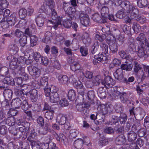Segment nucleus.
Returning a JSON list of instances; mask_svg holds the SVG:
<instances>
[{
	"instance_id": "f704fd0d",
	"label": "nucleus",
	"mask_w": 149,
	"mask_h": 149,
	"mask_svg": "<svg viewBox=\"0 0 149 149\" xmlns=\"http://www.w3.org/2000/svg\"><path fill=\"white\" fill-rule=\"evenodd\" d=\"M83 143L84 141L82 139H78L74 141V145L76 148L79 149L82 147Z\"/></svg>"
},
{
	"instance_id": "b1692460",
	"label": "nucleus",
	"mask_w": 149,
	"mask_h": 149,
	"mask_svg": "<svg viewBox=\"0 0 149 149\" xmlns=\"http://www.w3.org/2000/svg\"><path fill=\"white\" fill-rule=\"evenodd\" d=\"M136 118L140 120H142L145 116L146 113L144 110L141 108H139L136 110Z\"/></svg>"
},
{
	"instance_id": "a18cd8bd",
	"label": "nucleus",
	"mask_w": 149,
	"mask_h": 149,
	"mask_svg": "<svg viewBox=\"0 0 149 149\" xmlns=\"http://www.w3.org/2000/svg\"><path fill=\"white\" fill-rule=\"evenodd\" d=\"M116 17L120 19H123L126 16V14L123 9L118 10L116 14Z\"/></svg>"
},
{
	"instance_id": "4d7b16f0",
	"label": "nucleus",
	"mask_w": 149,
	"mask_h": 149,
	"mask_svg": "<svg viewBox=\"0 0 149 149\" xmlns=\"http://www.w3.org/2000/svg\"><path fill=\"white\" fill-rule=\"evenodd\" d=\"M83 74L85 77L89 79H91L93 76V72L89 71L83 72Z\"/></svg>"
},
{
	"instance_id": "f3484780",
	"label": "nucleus",
	"mask_w": 149,
	"mask_h": 149,
	"mask_svg": "<svg viewBox=\"0 0 149 149\" xmlns=\"http://www.w3.org/2000/svg\"><path fill=\"white\" fill-rule=\"evenodd\" d=\"M45 19L41 14L37 16L35 19V21L38 26H42L45 23Z\"/></svg>"
},
{
	"instance_id": "864d4df0",
	"label": "nucleus",
	"mask_w": 149,
	"mask_h": 149,
	"mask_svg": "<svg viewBox=\"0 0 149 149\" xmlns=\"http://www.w3.org/2000/svg\"><path fill=\"white\" fill-rule=\"evenodd\" d=\"M114 130L117 133L120 134L123 133L124 131V127L120 126L119 125H117L114 127Z\"/></svg>"
},
{
	"instance_id": "3c124183",
	"label": "nucleus",
	"mask_w": 149,
	"mask_h": 149,
	"mask_svg": "<svg viewBox=\"0 0 149 149\" xmlns=\"http://www.w3.org/2000/svg\"><path fill=\"white\" fill-rule=\"evenodd\" d=\"M31 46L33 47L36 45L38 38L35 35H32L30 37Z\"/></svg>"
},
{
	"instance_id": "2eb2a0df",
	"label": "nucleus",
	"mask_w": 149,
	"mask_h": 149,
	"mask_svg": "<svg viewBox=\"0 0 149 149\" xmlns=\"http://www.w3.org/2000/svg\"><path fill=\"white\" fill-rule=\"evenodd\" d=\"M31 100L33 102H36L38 99V91L36 89H33L29 92Z\"/></svg>"
},
{
	"instance_id": "c85d7f7f",
	"label": "nucleus",
	"mask_w": 149,
	"mask_h": 149,
	"mask_svg": "<svg viewBox=\"0 0 149 149\" xmlns=\"http://www.w3.org/2000/svg\"><path fill=\"white\" fill-rule=\"evenodd\" d=\"M127 137L129 141L132 142L137 138V135L134 131H130L128 133Z\"/></svg>"
},
{
	"instance_id": "79ce46f5",
	"label": "nucleus",
	"mask_w": 149,
	"mask_h": 149,
	"mask_svg": "<svg viewBox=\"0 0 149 149\" xmlns=\"http://www.w3.org/2000/svg\"><path fill=\"white\" fill-rule=\"evenodd\" d=\"M1 70L0 73V74L1 75V77L8 75L9 74V69L7 67H3V68H2Z\"/></svg>"
},
{
	"instance_id": "338daca9",
	"label": "nucleus",
	"mask_w": 149,
	"mask_h": 149,
	"mask_svg": "<svg viewBox=\"0 0 149 149\" xmlns=\"http://www.w3.org/2000/svg\"><path fill=\"white\" fill-rule=\"evenodd\" d=\"M17 59L16 60L15 58H13L10 63V66L11 69H15V67L18 65L17 64Z\"/></svg>"
},
{
	"instance_id": "680f3d73",
	"label": "nucleus",
	"mask_w": 149,
	"mask_h": 149,
	"mask_svg": "<svg viewBox=\"0 0 149 149\" xmlns=\"http://www.w3.org/2000/svg\"><path fill=\"white\" fill-rule=\"evenodd\" d=\"M24 33V35L23 36H26L30 37L32 36V35L34 33H35L33 31V30H32L31 29H29V28H27L25 30Z\"/></svg>"
},
{
	"instance_id": "423d86ee",
	"label": "nucleus",
	"mask_w": 149,
	"mask_h": 149,
	"mask_svg": "<svg viewBox=\"0 0 149 149\" xmlns=\"http://www.w3.org/2000/svg\"><path fill=\"white\" fill-rule=\"evenodd\" d=\"M62 8L66 12L65 15H75V9L70 6V3H66L65 2H63Z\"/></svg>"
},
{
	"instance_id": "4c0bfd02",
	"label": "nucleus",
	"mask_w": 149,
	"mask_h": 149,
	"mask_svg": "<svg viewBox=\"0 0 149 149\" xmlns=\"http://www.w3.org/2000/svg\"><path fill=\"white\" fill-rule=\"evenodd\" d=\"M112 3V8L116 10L117 7L120 6L122 3V0H111Z\"/></svg>"
},
{
	"instance_id": "6e6552de",
	"label": "nucleus",
	"mask_w": 149,
	"mask_h": 149,
	"mask_svg": "<svg viewBox=\"0 0 149 149\" xmlns=\"http://www.w3.org/2000/svg\"><path fill=\"white\" fill-rule=\"evenodd\" d=\"M68 61L70 64V68L73 71L75 72L80 69V65L77 61H74L70 58L68 59Z\"/></svg>"
},
{
	"instance_id": "412c9836",
	"label": "nucleus",
	"mask_w": 149,
	"mask_h": 149,
	"mask_svg": "<svg viewBox=\"0 0 149 149\" xmlns=\"http://www.w3.org/2000/svg\"><path fill=\"white\" fill-rule=\"evenodd\" d=\"M19 98H17L13 99L11 102L12 107L15 108H18L20 107L22 103V100H21Z\"/></svg>"
},
{
	"instance_id": "0eeeda50",
	"label": "nucleus",
	"mask_w": 149,
	"mask_h": 149,
	"mask_svg": "<svg viewBox=\"0 0 149 149\" xmlns=\"http://www.w3.org/2000/svg\"><path fill=\"white\" fill-rule=\"evenodd\" d=\"M104 75L105 77H104V81L102 80V85L107 88L112 87L115 83V82L113 81V79L109 76H106L105 74Z\"/></svg>"
},
{
	"instance_id": "2f4dec72",
	"label": "nucleus",
	"mask_w": 149,
	"mask_h": 149,
	"mask_svg": "<svg viewBox=\"0 0 149 149\" xmlns=\"http://www.w3.org/2000/svg\"><path fill=\"white\" fill-rule=\"evenodd\" d=\"M116 141L118 145L124 144L126 141L125 136L123 134L119 135L116 138Z\"/></svg>"
},
{
	"instance_id": "6ab92c4d",
	"label": "nucleus",
	"mask_w": 149,
	"mask_h": 149,
	"mask_svg": "<svg viewBox=\"0 0 149 149\" xmlns=\"http://www.w3.org/2000/svg\"><path fill=\"white\" fill-rule=\"evenodd\" d=\"M52 36V33L50 32H47L46 33L44 38L42 39V42L47 44L46 45V47H49L47 44L50 43V40Z\"/></svg>"
},
{
	"instance_id": "13d9d810",
	"label": "nucleus",
	"mask_w": 149,
	"mask_h": 149,
	"mask_svg": "<svg viewBox=\"0 0 149 149\" xmlns=\"http://www.w3.org/2000/svg\"><path fill=\"white\" fill-rule=\"evenodd\" d=\"M132 29L134 31V32L137 33L140 31L141 29V26L140 25L137 24L136 22L134 23L133 26L132 27Z\"/></svg>"
},
{
	"instance_id": "a19ab883",
	"label": "nucleus",
	"mask_w": 149,
	"mask_h": 149,
	"mask_svg": "<svg viewBox=\"0 0 149 149\" xmlns=\"http://www.w3.org/2000/svg\"><path fill=\"white\" fill-rule=\"evenodd\" d=\"M76 92L75 91L72 89L69 90L68 94V97L69 100L72 101L74 100L76 98Z\"/></svg>"
},
{
	"instance_id": "6e6d98bb",
	"label": "nucleus",
	"mask_w": 149,
	"mask_h": 149,
	"mask_svg": "<svg viewBox=\"0 0 149 149\" xmlns=\"http://www.w3.org/2000/svg\"><path fill=\"white\" fill-rule=\"evenodd\" d=\"M104 132L108 134H111L114 133L113 128L111 127H106L104 129Z\"/></svg>"
},
{
	"instance_id": "774afa93",
	"label": "nucleus",
	"mask_w": 149,
	"mask_h": 149,
	"mask_svg": "<svg viewBox=\"0 0 149 149\" xmlns=\"http://www.w3.org/2000/svg\"><path fill=\"white\" fill-rule=\"evenodd\" d=\"M87 96L89 100H92L95 97L94 92L93 91H88Z\"/></svg>"
},
{
	"instance_id": "052dcab7",
	"label": "nucleus",
	"mask_w": 149,
	"mask_h": 149,
	"mask_svg": "<svg viewBox=\"0 0 149 149\" xmlns=\"http://www.w3.org/2000/svg\"><path fill=\"white\" fill-rule=\"evenodd\" d=\"M140 123L137 121H136L134 123L132 127V131H136L137 130H139L140 128Z\"/></svg>"
},
{
	"instance_id": "1a4fd4ad",
	"label": "nucleus",
	"mask_w": 149,
	"mask_h": 149,
	"mask_svg": "<svg viewBox=\"0 0 149 149\" xmlns=\"http://www.w3.org/2000/svg\"><path fill=\"white\" fill-rule=\"evenodd\" d=\"M75 15H65L67 19L64 20L63 23L64 27L67 28H70L71 26V20L74 18Z\"/></svg>"
},
{
	"instance_id": "393cba45",
	"label": "nucleus",
	"mask_w": 149,
	"mask_h": 149,
	"mask_svg": "<svg viewBox=\"0 0 149 149\" xmlns=\"http://www.w3.org/2000/svg\"><path fill=\"white\" fill-rule=\"evenodd\" d=\"M97 110L103 115L107 114L108 112V109L107 105L104 104L99 105L97 108Z\"/></svg>"
},
{
	"instance_id": "5701e85b",
	"label": "nucleus",
	"mask_w": 149,
	"mask_h": 149,
	"mask_svg": "<svg viewBox=\"0 0 149 149\" xmlns=\"http://www.w3.org/2000/svg\"><path fill=\"white\" fill-rule=\"evenodd\" d=\"M27 140L31 142V145L32 149H39L40 148V142L38 141H35L31 139L30 138H28Z\"/></svg>"
},
{
	"instance_id": "5fc2aeb1",
	"label": "nucleus",
	"mask_w": 149,
	"mask_h": 149,
	"mask_svg": "<svg viewBox=\"0 0 149 149\" xmlns=\"http://www.w3.org/2000/svg\"><path fill=\"white\" fill-rule=\"evenodd\" d=\"M27 36H23L19 40V43L21 47H24L26 44Z\"/></svg>"
},
{
	"instance_id": "603ef678",
	"label": "nucleus",
	"mask_w": 149,
	"mask_h": 149,
	"mask_svg": "<svg viewBox=\"0 0 149 149\" xmlns=\"http://www.w3.org/2000/svg\"><path fill=\"white\" fill-rule=\"evenodd\" d=\"M32 54L34 60L36 62L40 61L42 57L39 53L37 52H33Z\"/></svg>"
},
{
	"instance_id": "aec40b11",
	"label": "nucleus",
	"mask_w": 149,
	"mask_h": 149,
	"mask_svg": "<svg viewBox=\"0 0 149 149\" xmlns=\"http://www.w3.org/2000/svg\"><path fill=\"white\" fill-rule=\"evenodd\" d=\"M6 20L10 26H14L16 22V21L15 14H11L10 16L7 17Z\"/></svg>"
},
{
	"instance_id": "72a5a7b5",
	"label": "nucleus",
	"mask_w": 149,
	"mask_h": 149,
	"mask_svg": "<svg viewBox=\"0 0 149 149\" xmlns=\"http://www.w3.org/2000/svg\"><path fill=\"white\" fill-rule=\"evenodd\" d=\"M13 92L10 89L6 90L4 91L3 95L6 100H10L12 97Z\"/></svg>"
},
{
	"instance_id": "39448f33",
	"label": "nucleus",
	"mask_w": 149,
	"mask_h": 149,
	"mask_svg": "<svg viewBox=\"0 0 149 149\" xmlns=\"http://www.w3.org/2000/svg\"><path fill=\"white\" fill-rule=\"evenodd\" d=\"M139 10L138 8L131 15V16L135 20L139 22L141 24L145 23L146 21V19L144 16L139 14Z\"/></svg>"
},
{
	"instance_id": "f03ea898",
	"label": "nucleus",
	"mask_w": 149,
	"mask_h": 149,
	"mask_svg": "<svg viewBox=\"0 0 149 149\" xmlns=\"http://www.w3.org/2000/svg\"><path fill=\"white\" fill-rule=\"evenodd\" d=\"M137 43H134L130 44L128 42L130 47H132L134 46L138 47H149V44L148 40L147 39L145 35L143 33H141L136 38Z\"/></svg>"
},
{
	"instance_id": "bb28decb",
	"label": "nucleus",
	"mask_w": 149,
	"mask_h": 149,
	"mask_svg": "<svg viewBox=\"0 0 149 149\" xmlns=\"http://www.w3.org/2000/svg\"><path fill=\"white\" fill-rule=\"evenodd\" d=\"M19 131L20 132L21 134H19V132H17L15 134H14L15 136L19 135L20 137H22L23 138H26L27 137V134L28 132H25V129L23 126L20 127L19 128Z\"/></svg>"
},
{
	"instance_id": "7c9ffc66",
	"label": "nucleus",
	"mask_w": 149,
	"mask_h": 149,
	"mask_svg": "<svg viewBox=\"0 0 149 149\" xmlns=\"http://www.w3.org/2000/svg\"><path fill=\"white\" fill-rule=\"evenodd\" d=\"M97 94L98 96L102 99L106 98L107 95L105 90L103 87H100L98 88Z\"/></svg>"
},
{
	"instance_id": "dca6fc26",
	"label": "nucleus",
	"mask_w": 149,
	"mask_h": 149,
	"mask_svg": "<svg viewBox=\"0 0 149 149\" xmlns=\"http://www.w3.org/2000/svg\"><path fill=\"white\" fill-rule=\"evenodd\" d=\"M52 134L56 138L58 141H60L61 139V142H63L64 144H65L66 138L63 134L60 133L59 135H58L56 132H53L52 133Z\"/></svg>"
},
{
	"instance_id": "9b49d317",
	"label": "nucleus",
	"mask_w": 149,
	"mask_h": 149,
	"mask_svg": "<svg viewBox=\"0 0 149 149\" xmlns=\"http://www.w3.org/2000/svg\"><path fill=\"white\" fill-rule=\"evenodd\" d=\"M49 100L52 103L57 102L60 100V97L58 93L56 92H52L49 96Z\"/></svg>"
},
{
	"instance_id": "9d476101",
	"label": "nucleus",
	"mask_w": 149,
	"mask_h": 149,
	"mask_svg": "<svg viewBox=\"0 0 149 149\" xmlns=\"http://www.w3.org/2000/svg\"><path fill=\"white\" fill-rule=\"evenodd\" d=\"M28 70L30 74L33 77H35V78L39 76L40 72L39 69L36 67L33 66H29Z\"/></svg>"
},
{
	"instance_id": "a211bd4d",
	"label": "nucleus",
	"mask_w": 149,
	"mask_h": 149,
	"mask_svg": "<svg viewBox=\"0 0 149 149\" xmlns=\"http://www.w3.org/2000/svg\"><path fill=\"white\" fill-rule=\"evenodd\" d=\"M82 15H83L81 14L79 16L81 23L84 26H88L89 23V18L87 16H82Z\"/></svg>"
},
{
	"instance_id": "69168bd1",
	"label": "nucleus",
	"mask_w": 149,
	"mask_h": 149,
	"mask_svg": "<svg viewBox=\"0 0 149 149\" xmlns=\"http://www.w3.org/2000/svg\"><path fill=\"white\" fill-rule=\"evenodd\" d=\"M7 132V128L5 125H2L0 126V133L1 134L4 135Z\"/></svg>"
},
{
	"instance_id": "ea45409f",
	"label": "nucleus",
	"mask_w": 149,
	"mask_h": 149,
	"mask_svg": "<svg viewBox=\"0 0 149 149\" xmlns=\"http://www.w3.org/2000/svg\"><path fill=\"white\" fill-rule=\"evenodd\" d=\"M132 64L127 63L123 64L120 66V68L122 69V70L130 71L132 70Z\"/></svg>"
},
{
	"instance_id": "58836bf2",
	"label": "nucleus",
	"mask_w": 149,
	"mask_h": 149,
	"mask_svg": "<svg viewBox=\"0 0 149 149\" xmlns=\"http://www.w3.org/2000/svg\"><path fill=\"white\" fill-rule=\"evenodd\" d=\"M54 113V110L47 111L45 113V117L48 120H51L53 118Z\"/></svg>"
},
{
	"instance_id": "de8ad7c7",
	"label": "nucleus",
	"mask_w": 149,
	"mask_h": 149,
	"mask_svg": "<svg viewBox=\"0 0 149 149\" xmlns=\"http://www.w3.org/2000/svg\"><path fill=\"white\" fill-rule=\"evenodd\" d=\"M58 80L59 82L63 84L68 83V77L65 75L60 76L58 77Z\"/></svg>"
},
{
	"instance_id": "4468645a",
	"label": "nucleus",
	"mask_w": 149,
	"mask_h": 149,
	"mask_svg": "<svg viewBox=\"0 0 149 149\" xmlns=\"http://www.w3.org/2000/svg\"><path fill=\"white\" fill-rule=\"evenodd\" d=\"M96 59L102 63H105L107 62L108 58L105 53H100L97 55Z\"/></svg>"
},
{
	"instance_id": "f257e3e1",
	"label": "nucleus",
	"mask_w": 149,
	"mask_h": 149,
	"mask_svg": "<svg viewBox=\"0 0 149 149\" xmlns=\"http://www.w3.org/2000/svg\"><path fill=\"white\" fill-rule=\"evenodd\" d=\"M45 1L46 5L49 8V12H52L51 17L54 20L52 21L48 20L47 22L48 24H52L50 27H53L56 29L58 25L61 24V22L59 20H55L57 19L58 16L56 11L54 8L55 6L54 2L53 0H45Z\"/></svg>"
},
{
	"instance_id": "4be33fe9",
	"label": "nucleus",
	"mask_w": 149,
	"mask_h": 149,
	"mask_svg": "<svg viewBox=\"0 0 149 149\" xmlns=\"http://www.w3.org/2000/svg\"><path fill=\"white\" fill-rule=\"evenodd\" d=\"M115 78L119 80H121L123 77V73L122 69L119 68L117 69L113 73Z\"/></svg>"
},
{
	"instance_id": "ddd939ff",
	"label": "nucleus",
	"mask_w": 149,
	"mask_h": 149,
	"mask_svg": "<svg viewBox=\"0 0 149 149\" xmlns=\"http://www.w3.org/2000/svg\"><path fill=\"white\" fill-rule=\"evenodd\" d=\"M92 19L95 22L99 23H105L107 22L105 19L104 20L103 17H101L98 13H95L93 14L92 17Z\"/></svg>"
},
{
	"instance_id": "bf43d9fd",
	"label": "nucleus",
	"mask_w": 149,
	"mask_h": 149,
	"mask_svg": "<svg viewBox=\"0 0 149 149\" xmlns=\"http://www.w3.org/2000/svg\"><path fill=\"white\" fill-rule=\"evenodd\" d=\"M134 71L136 73L141 70L142 68L140 65L137 62H134Z\"/></svg>"
},
{
	"instance_id": "c9c22d12",
	"label": "nucleus",
	"mask_w": 149,
	"mask_h": 149,
	"mask_svg": "<svg viewBox=\"0 0 149 149\" xmlns=\"http://www.w3.org/2000/svg\"><path fill=\"white\" fill-rule=\"evenodd\" d=\"M120 98L122 103H125L129 101V96L127 93L125 92L122 93L120 96Z\"/></svg>"
},
{
	"instance_id": "09e8293b",
	"label": "nucleus",
	"mask_w": 149,
	"mask_h": 149,
	"mask_svg": "<svg viewBox=\"0 0 149 149\" xmlns=\"http://www.w3.org/2000/svg\"><path fill=\"white\" fill-rule=\"evenodd\" d=\"M6 123L9 126L14 125L15 124V121L13 117H8L6 121Z\"/></svg>"
},
{
	"instance_id": "a878e982",
	"label": "nucleus",
	"mask_w": 149,
	"mask_h": 149,
	"mask_svg": "<svg viewBox=\"0 0 149 149\" xmlns=\"http://www.w3.org/2000/svg\"><path fill=\"white\" fill-rule=\"evenodd\" d=\"M0 81H2L4 84L12 86L14 85V79L10 77H6L3 79L0 77Z\"/></svg>"
},
{
	"instance_id": "37998d69",
	"label": "nucleus",
	"mask_w": 149,
	"mask_h": 149,
	"mask_svg": "<svg viewBox=\"0 0 149 149\" xmlns=\"http://www.w3.org/2000/svg\"><path fill=\"white\" fill-rule=\"evenodd\" d=\"M19 14L21 18H24L27 15V10L25 8H21L19 10Z\"/></svg>"
},
{
	"instance_id": "49530a36",
	"label": "nucleus",
	"mask_w": 149,
	"mask_h": 149,
	"mask_svg": "<svg viewBox=\"0 0 149 149\" xmlns=\"http://www.w3.org/2000/svg\"><path fill=\"white\" fill-rule=\"evenodd\" d=\"M127 117V115L125 113H121L119 118L120 123L121 124H124L126 121Z\"/></svg>"
},
{
	"instance_id": "e2e57ef3",
	"label": "nucleus",
	"mask_w": 149,
	"mask_h": 149,
	"mask_svg": "<svg viewBox=\"0 0 149 149\" xmlns=\"http://www.w3.org/2000/svg\"><path fill=\"white\" fill-rule=\"evenodd\" d=\"M44 90L45 96L47 97H49L51 94V88L48 86H47L44 88Z\"/></svg>"
},
{
	"instance_id": "f8f14e48",
	"label": "nucleus",
	"mask_w": 149,
	"mask_h": 149,
	"mask_svg": "<svg viewBox=\"0 0 149 149\" xmlns=\"http://www.w3.org/2000/svg\"><path fill=\"white\" fill-rule=\"evenodd\" d=\"M66 117L63 114L60 113L57 115L56 121L59 125H63L66 123Z\"/></svg>"
},
{
	"instance_id": "20e7f679",
	"label": "nucleus",
	"mask_w": 149,
	"mask_h": 149,
	"mask_svg": "<svg viewBox=\"0 0 149 149\" xmlns=\"http://www.w3.org/2000/svg\"><path fill=\"white\" fill-rule=\"evenodd\" d=\"M120 6L123 9L126 11L127 14H130V16L137 8L136 6L132 5L127 1H122Z\"/></svg>"
},
{
	"instance_id": "8fccbe9b",
	"label": "nucleus",
	"mask_w": 149,
	"mask_h": 149,
	"mask_svg": "<svg viewBox=\"0 0 149 149\" xmlns=\"http://www.w3.org/2000/svg\"><path fill=\"white\" fill-rule=\"evenodd\" d=\"M103 49H104L107 53H108V49L109 50V53L111 52L114 53L117 52L118 49L117 47H102Z\"/></svg>"
},
{
	"instance_id": "7ed1b4c3",
	"label": "nucleus",
	"mask_w": 149,
	"mask_h": 149,
	"mask_svg": "<svg viewBox=\"0 0 149 149\" xmlns=\"http://www.w3.org/2000/svg\"><path fill=\"white\" fill-rule=\"evenodd\" d=\"M14 89L15 95L22 100L21 103L22 109L24 111H26L28 109L29 105L27 101L26 100L25 94L23 92L24 89L20 90L16 88H14Z\"/></svg>"
},
{
	"instance_id": "473e14b6",
	"label": "nucleus",
	"mask_w": 149,
	"mask_h": 149,
	"mask_svg": "<svg viewBox=\"0 0 149 149\" xmlns=\"http://www.w3.org/2000/svg\"><path fill=\"white\" fill-rule=\"evenodd\" d=\"M102 81L101 77L100 76H94L92 79L93 86H98L101 83H102Z\"/></svg>"
},
{
	"instance_id": "e433bc0d",
	"label": "nucleus",
	"mask_w": 149,
	"mask_h": 149,
	"mask_svg": "<svg viewBox=\"0 0 149 149\" xmlns=\"http://www.w3.org/2000/svg\"><path fill=\"white\" fill-rule=\"evenodd\" d=\"M137 4L139 7L142 8L147 7L148 2L147 0H138L137 2Z\"/></svg>"
},
{
	"instance_id": "0e129e2a",
	"label": "nucleus",
	"mask_w": 149,
	"mask_h": 149,
	"mask_svg": "<svg viewBox=\"0 0 149 149\" xmlns=\"http://www.w3.org/2000/svg\"><path fill=\"white\" fill-rule=\"evenodd\" d=\"M78 132V131L74 129H72L70 130V136L71 138H75L77 136Z\"/></svg>"
},
{
	"instance_id": "cd10ccee",
	"label": "nucleus",
	"mask_w": 149,
	"mask_h": 149,
	"mask_svg": "<svg viewBox=\"0 0 149 149\" xmlns=\"http://www.w3.org/2000/svg\"><path fill=\"white\" fill-rule=\"evenodd\" d=\"M109 10L108 8L106 6H104L102 8L101 10V15L103 17L104 20L105 19L107 21V17L108 15Z\"/></svg>"
},
{
	"instance_id": "c756f323",
	"label": "nucleus",
	"mask_w": 149,
	"mask_h": 149,
	"mask_svg": "<svg viewBox=\"0 0 149 149\" xmlns=\"http://www.w3.org/2000/svg\"><path fill=\"white\" fill-rule=\"evenodd\" d=\"M48 78L47 77H44L41 78L38 83L40 86L44 87V88L48 86Z\"/></svg>"
},
{
	"instance_id": "c03bdc74",
	"label": "nucleus",
	"mask_w": 149,
	"mask_h": 149,
	"mask_svg": "<svg viewBox=\"0 0 149 149\" xmlns=\"http://www.w3.org/2000/svg\"><path fill=\"white\" fill-rule=\"evenodd\" d=\"M146 47H137L138 52V55L140 57H141L144 56L145 55V50Z\"/></svg>"
}]
</instances>
